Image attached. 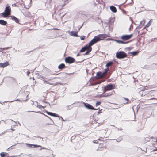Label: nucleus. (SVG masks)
Instances as JSON below:
<instances>
[{
  "label": "nucleus",
  "mask_w": 157,
  "mask_h": 157,
  "mask_svg": "<svg viewBox=\"0 0 157 157\" xmlns=\"http://www.w3.org/2000/svg\"><path fill=\"white\" fill-rule=\"evenodd\" d=\"M106 74H107L105 72H103V73H102V76L103 77L104 76L106 75Z\"/></svg>",
  "instance_id": "f704fd0d"
},
{
  "label": "nucleus",
  "mask_w": 157,
  "mask_h": 157,
  "mask_svg": "<svg viewBox=\"0 0 157 157\" xmlns=\"http://www.w3.org/2000/svg\"><path fill=\"white\" fill-rule=\"evenodd\" d=\"M152 19H151L150 21L148 22L145 27L143 28V29H145L146 28L148 27L151 24L152 22Z\"/></svg>",
  "instance_id": "4468645a"
},
{
  "label": "nucleus",
  "mask_w": 157,
  "mask_h": 157,
  "mask_svg": "<svg viewBox=\"0 0 157 157\" xmlns=\"http://www.w3.org/2000/svg\"><path fill=\"white\" fill-rule=\"evenodd\" d=\"M10 17H11V19L12 20H14L16 23H18L19 22L18 19L15 16H11Z\"/></svg>",
  "instance_id": "f3484780"
},
{
  "label": "nucleus",
  "mask_w": 157,
  "mask_h": 157,
  "mask_svg": "<svg viewBox=\"0 0 157 157\" xmlns=\"http://www.w3.org/2000/svg\"><path fill=\"white\" fill-rule=\"evenodd\" d=\"M14 149H15V148L14 147V146L13 145V146H11L9 148H8L7 149V150L8 151H11L12 150Z\"/></svg>",
  "instance_id": "5701e85b"
},
{
  "label": "nucleus",
  "mask_w": 157,
  "mask_h": 157,
  "mask_svg": "<svg viewBox=\"0 0 157 157\" xmlns=\"http://www.w3.org/2000/svg\"><path fill=\"white\" fill-rule=\"evenodd\" d=\"M70 34L71 35L73 36L77 37L78 35L77 34V33L76 32L71 31L70 32Z\"/></svg>",
  "instance_id": "a211bd4d"
},
{
  "label": "nucleus",
  "mask_w": 157,
  "mask_h": 157,
  "mask_svg": "<svg viewBox=\"0 0 157 157\" xmlns=\"http://www.w3.org/2000/svg\"><path fill=\"white\" fill-rule=\"evenodd\" d=\"M33 79L34 80V78L33 77Z\"/></svg>",
  "instance_id": "09e8293b"
},
{
  "label": "nucleus",
  "mask_w": 157,
  "mask_h": 157,
  "mask_svg": "<svg viewBox=\"0 0 157 157\" xmlns=\"http://www.w3.org/2000/svg\"><path fill=\"white\" fill-rule=\"evenodd\" d=\"M85 37L86 36H81L80 37V38L81 40H83L85 39Z\"/></svg>",
  "instance_id": "c85d7f7f"
},
{
  "label": "nucleus",
  "mask_w": 157,
  "mask_h": 157,
  "mask_svg": "<svg viewBox=\"0 0 157 157\" xmlns=\"http://www.w3.org/2000/svg\"><path fill=\"white\" fill-rule=\"evenodd\" d=\"M11 13V9L10 6L6 7L5 12L2 13V16L4 17H9Z\"/></svg>",
  "instance_id": "7ed1b4c3"
},
{
  "label": "nucleus",
  "mask_w": 157,
  "mask_h": 157,
  "mask_svg": "<svg viewBox=\"0 0 157 157\" xmlns=\"http://www.w3.org/2000/svg\"><path fill=\"white\" fill-rule=\"evenodd\" d=\"M44 83H47V84L48 83V82L46 81H44Z\"/></svg>",
  "instance_id": "ea45409f"
},
{
  "label": "nucleus",
  "mask_w": 157,
  "mask_h": 157,
  "mask_svg": "<svg viewBox=\"0 0 157 157\" xmlns=\"http://www.w3.org/2000/svg\"><path fill=\"white\" fill-rule=\"evenodd\" d=\"M139 52L138 51H135L133 52H128V54L132 56H136L138 54Z\"/></svg>",
  "instance_id": "9b49d317"
},
{
  "label": "nucleus",
  "mask_w": 157,
  "mask_h": 157,
  "mask_svg": "<svg viewBox=\"0 0 157 157\" xmlns=\"http://www.w3.org/2000/svg\"><path fill=\"white\" fill-rule=\"evenodd\" d=\"M9 65V63L8 62H6L2 63H0V67L4 68L5 67Z\"/></svg>",
  "instance_id": "9d476101"
},
{
  "label": "nucleus",
  "mask_w": 157,
  "mask_h": 157,
  "mask_svg": "<svg viewBox=\"0 0 157 157\" xmlns=\"http://www.w3.org/2000/svg\"><path fill=\"white\" fill-rule=\"evenodd\" d=\"M115 88V85L113 84H109L103 88L104 93L106 91L111 90Z\"/></svg>",
  "instance_id": "39448f33"
},
{
  "label": "nucleus",
  "mask_w": 157,
  "mask_h": 157,
  "mask_svg": "<svg viewBox=\"0 0 157 157\" xmlns=\"http://www.w3.org/2000/svg\"><path fill=\"white\" fill-rule=\"evenodd\" d=\"M101 83V82H98V83H96V84H98L100 83Z\"/></svg>",
  "instance_id": "c03bdc74"
},
{
  "label": "nucleus",
  "mask_w": 157,
  "mask_h": 157,
  "mask_svg": "<svg viewBox=\"0 0 157 157\" xmlns=\"http://www.w3.org/2000/svg\"><path fill=\"white\" fill-rule=\"evenodd\" d=\"M0 24L3 25H5L7 24V22L4 20H0Z\"/></svg>",
  "instance_id": "aec40b11"
},
{
  "label": "nucleus",
  "mask_w": 157,
  "mask_h": 157,
  "mask_svg": "<svg viewBox=\"0 0 157 157\" xmlns=\"http://www.w3.org/2000/svg\"><path fill=\"white\" fill-rule=\"evenodd\" d=\"M93 142L94 143L98 144H99V145L105 144L104 141L102 140H101L100 139L94 140L93 141Z\"/></svg>",
  "instance_id": "1a4fd4ad"
},
{
  "label": "nucleus",
  "mask_w": 157,
  "mask_h": 157,
  "mask_svg": "<svg viewBox=\"0 0 157 157\" xmlns=\"http://www.w3.org/2000/svg\"><path fill=\"white\" fill-rule=\"evenodd\" d=\"M157 151V149L153 150V151Z\"/></svg>",
  "instance_id": "a18cd8bd"
},
{
  "label": "nucleus",
  "mask_w": 157,
  "mask_h": 157,
  "mask_svg": "<svg viewBox=\"0 0 157 157\" xmlns=\"http://www.w3.org/2000/svg\"><path fill=\"white\" fill-rule=\"evenodd\" d=\"M106 35L105 34H99L95 36L94 38L89 43V44H87L84 46L86 50L91 51L92 50V48L91 47L92 46L98 41L103 40L106 38Z\"/></svg>",
  "instance_id": "f257e3e1"
},
{
  "label": "nucleus",
  "mask_w": 157,
  "mask_h": 157,
  "mask_svg": "<svg viewBox=\"0 0 157 157\" xmlns=\"http://www.w3.org/2000/svg\"><path fill=\"white\" fill-rule=\"evenodd\" d=\"M109 68H108L105 69L104 72H105L107 73V72H108V71H109Z\"/></svg>",
  "instance_id": "473e14b6"
},
{
  "label": "nucleus",
  "mask_w": 157,
  "mask_h": 157,
  "mask_svg": "<svg viewBox=\"0 0 157 157\" xmlns=\"http://www.w3.org/2000/svg\"><path fill=\"white\" fill-rule=\"evenodd\" d=\"M46 106V105H42L40 103H40H39V104H37V107L39 108V109H44Z\"/></svg>",
  "instance_id": "ddd939ff"
},
{
  "label": "nucleus",
  "mask_w": 157,
  "mask_h": 157,
  "mask_svg": "<svg viewBox=\"0 0 157 157\" xmlns=\"http://www.w3.org/2000/svg\"><path fill=\"white\" fill-rule=\"evenodd\" d=\"M40 103L42 105H46V104L48 103L47 102H45L44 101H40Z\"/></svg>",
  "instance_id": "cd10ccee"
},
{
  "label": "nucleus",
  "mask_w": 157,
  "mask_h": 157,
  "mask_svg": "<svg viewBox=\"0 0 157 157\" xmlns=\"http://www.w3.org/2000/svg\"><path fill=\"white\" fill-rule=\"evenodd\" d=\"M86 50V48H85V47H82V48L80 50V52H85V51Z\"/></svg>",
  "instance_id": "393cba45"
},
{
  "label": "nucleus",
  "mask_w": 157,
  "mask_h": 157,
  "mask_svg": "<svg viewBox=\"0 0 157 157\" xmlns=\"http://www.w3.org/2000/svg\"><path fill=\"white\" fill-rule=\"evenodd\" d=\"M110 9L112 12L113 13H116L117 12V10L116 8L114 6H110Z\"/></svg>",
  "instance_id": "2eb2a0df"
},
{
  "label": "nucleus",
  "mask_w": 157,
  "mask_h": 157,
  "mask_svg": "<svg viewBox=\"0 0 157 157\" xmlns=\"http://www.w3.org/2000/svg\"><path fill=\"white\" fill-rule=\"evenodd\" d=\"M30 73V71H28L27 72V74L28 76H29V74Z\"/></svg>",
  "instance_id": "4c0bfd02"
},
{
  "label": "nucleus",
  "mask_w": 157,
  "mask_h": 157,
  "mask_svg": "<svg viewBox=\"0 0 157 157\" xmlns=\"http://www.w3.org/2000/svg\"><path fill=\"white\" fill-rule=\"evenodd\" d=\"M113 62L112 61H109L108 62L106 65V66L108 67L112 66L113 64Z\"/></svg>",
  "instance_id": "412c9836"
},
{
  "label": "nucleus",
  "mask_w": 157,
  "mask_h": 157,
  "mask_svg": "<svg viewBox=\"0 0 157 157\" xmlns=\"http://www.w3.org/2000/svg\"><path fill=\"white\" fill-rule=\"evenodd\" d=\"M5 155H6V157H15L16 156H10V155L8 153H6V152H5Z\"/></svg>",
  "instance_id": "bb28decb"
},
{
  "label": "nucleus",
  "mask_w": 157,
  "mask_h": 157,
  "mask_svg": "<svg viewBox=\"0 0 157 157\" xmlns=\"http://www.w3.org/2000/svg\"><path fill=\"white\" fill-rule=\"evenodd\" d=\"M106 145L105 144L99 145L98 147L102 148H105V147Z\"/></svg>",
  "instance_id": "a878e982"
},
{
  "label": "nucleus",
  "mask_w": 157,
  "mask_h": 157,
  "mask_svg": "<svg viewBox=\"0 0 157 157\" xmlns=\"http://www.w3.org/2000/svg\"><path fill=\"white\" fill-rule=\"evenodd\" d=\"M65 67V65L63 63H62L60 64L58 67V68L59 69H62Z\"/></svg>",
  "instance_id": "6ab92c4d"
},
{
  "label": "nucleus",
  "mask_w": 157,
  "mask_h": 157,
  "mask_svg": "<svg viewBox=\"0 0 157 157\" xmlns=\"http://www.w3.org/2000/svg\"><path fill=\"white\" fill-rule=\"evenodd\" d=\"M101 103V102L100 101H98L97 102L96 104V106H98Z\"/></svg>",
  "instance_id": "7c9ffc66"
},
{
  "label": "nucleus",
  "mask_w": 157,
  "mask_h": 157,
  "mask_svg": "<svg viewBox=\"0 0 157 157\" xmlns=\"http://www.w3.org/2000/svg\"><path fill=\"white\" fill-rule=\"evenodd\" d=\"M84 104L85 106L89 109L94 110L98 109H95L92 106L88 103H84Z\"/></svg>",
  "instance_id": "6e6552de"
},
{
  "label": "nucleus",
  "mask_w": 157,
  "mask_h": 157,
  "mask_svg": "<svg viewBox=\"0 0 157 157\" xmlns=\"http://www.w3.org/2000/svg\"><path fill=\"white\" fill-rule=\"evenodd\" d=\"M146 22V21L145 19L143 20L142 21H141V24H142L143 25H144L145 24V23Z\"/></svg>",
  "instance_id": "c756f323"
},
{
  "label": "nucleus",
  "mask_w": 157,
  "mask_h": 157,
  "mask_svg": "<svg viewBox=\"0 0 157 157\" xmlns=\"http://www.w3.org/2000/svg\"><path fill=\"white\" fill-rule=\"evenodd\" d=\"M46 113L48 115H50L51 116H53V117H58V115L57 114L54 113L52 112H47Z\"/></svg>",
  "instance_id": "dca6fc26"
},
{
  "label": "nucleus",
  "mask_w": 157,
  "mask_h": 157,
  "mask_svg": "<svg viewBox=\"0 0 157 157\" xmlns=\"http://www.w3.org/2000/svg\"><path fill=\"white\" fill-rule=\"evenodd\" d=\"M45 149V148H44V147H43V148H42L41 149Z\"/></svg>",
  "instance_id": "49530a36"
},
{
  "label": "nucleus",
  "mask_w": 157,
  "mask_h": 157,
  "mask_svg": "<svg viewBox=\"0 0 157 157\" xmlns=\"http://www.w3.org/2000/svg\"><path fill=\"white\" fill-rule=\"evenodd\" d=\"M98 114H99L100 113V112L98 111Z\"/></svg>",
  "instance_id": "de8ad7c7"
},
{
  "label": "nucleus",
  "mask_w": 157,
  "mask_h": 157,
  "mask_svg": "<svg viewBox=\"0 0 157 157\" xmlns=\"http://www.w3.org/2000/svg\"><path fill=\"white\" fill-rule=\"evenodd\" d=\"M54 29L56 30H59V29H57V28H55V29Z\"/></svg>",
  "instance_id": "37998d69"
},
{
  "label": "nucleus",
  "mask_w": 157,
  "mask_h": 157,
  "mask_svg": "<svg viewBox=\"0 0 157 157\" xmlns=\"http://www.w3.org/2000/svg\"><path fill=\"white\" fill-rule=\"evenodd\" d=\"M124 99L127 101V102H126V103H128V100L126 98H124Z\"/></svg>",
  "instance_id": "58836bf2"
},
{
  "label": "nucleus",
  "mask_w": 157,
  "mask_h": 157,
  "mask_svg": "<svg viewBox=\"0 0 157 157\" xmlns=\"http://www.w3.org/2000/svg\"><path fill=\"white\" fill-rule=\"evenodd\" d=\"M133 34L130 35H123L121 36V39L122 40H116V41L119 44H126L129 43V41H126L127 40L130 39L133 36Z\"/></svg>",
  "instance_id": "f03ea898"
},
{
  "label": "nucleus",
  "mask_w": 157,
  "mask_h": 157,
  "mask_svg": "<svg viewBox=\"0 0 157 157\" xmlns=\"http://www.w3.org/2000/svg\"><path fill=\"white\" fill-rule=\"evenodd\" d=\"M91 51H87L86 52V53L85 54V55H86L88 54Z\"/></svg>",
  "instance_id": "e433bc0d"
},
{
  "label": "nucleus",
  "mask_w": 157,
  "mask_h": 157,
  "mask_svg": "<svg viewBox=\"0 0 157 157\" xmlns=\"http://www.w3.org/2000/svg\"><path fill=\"white\" fill-rule=\"evenodd\" d=\"M65 61L66 63L71 64L74 62L75 59L71 57H68L65 58Z\"/></svg>",
  "instance_id": "423d86ee"
},
{
  "label": "nucleus",
  "mask_w": 157,
  "mask_h": 157,
  "mask_svg": "<svg viewBox=\"0 0 157 157\" xmlns=\"http://www.w3.org/2000/svg\"><path fill=\"white\" fill-rule=\"evenodd\" d=\"M80 56V54L79 53H78L77 55V56Z\"/></svg>",
  "instance_id": "79ce46f5"
},
{
  "label": "nucleus",
  "mask_w": 157,
  "mask_h": 157,
  "mask_svg": "<svg viewBox=\"0 0 157 157\" xmlns=\"http://www.w3.org/2000/svg\"><path fill=\"white\" fill-rule=\"evenodd\" d=\"M127 56V54L123 51L118 52L116 53V57L118 59H124Z\"/></svg>",
  "instance_id": "20e7f679"
},
{
  "label": "nucleus",
  "mask_w": 157,
  "mask_h": 157,
  "mask_svg": "<svg viewBox=\"0 0 157 157\" xmlns=\"http://www.w3.org/2000/svg\"><path fill=\"white\" fill-rule=\"evenodd\" d=\"M152 139L153 140V139H154V140H156V142H157V139H155V138H152Z\"/></svg>",
  "instance_id": "a19ab883"
},
{
  "label": "nucleus",
  "mask_w": 157,
  "mask_h": 157,
  "mask_svg": "<svg viewBox=\"0 0 157 157\" xmlns=\"http://www.w3.org/2000/svg\"><path fill=\"white\" fill-rule=\"evenodd\" d=\"M10 48V47H6L4 48H0V49H2V50H7L8 49Z\"/></svg>",
  "instance_id": "2f4dec72"
},
{
  "label": "nucleus",
  "mask_w": 157,
  "mask_h": 157,
  "mask_svg": "<svg viewBox=\"0 0 157 157\" xmlns=\"http://www.w3.org/2000/svg\"><path fill=\"white\" fill-rule=\"evenodd\" d=\"M97 75L98 77L99 78H101L103 77L102 74V72L101 71L98 72L97 73Z\"/></svg>",
  "instance_id": "4be33fe9"
},
{
  "label": "nucleus",
  "mask_w": 157,
  "mask_h": 157,
  "mask_svg": "<svg viewBox=\"0 0 157 157\" xmlns=\"http://www.w3.org/2000/svg\"><path fill=\"white\" fill-rule=\"evenodd\" d=\"M26 145L28 147L32 148H37L38 147H42L40 146V145H35V144H33L28 143H26Z\"/></svg>",
  "instance_id": "0eeeda50"
},
{
  "label": "nucleus",
  "mask_w": 157,
  "mask_h": 157,
  "mask_svg": "<svg viewBox=\"0 0 157 157\" xmlns=\"http://www.w3.org/2000/svg\"><path fill=\"white\" fill-rule=\"evenodd\" d=\"M104 148H102L101 147H98V148L97 149V150H103Z\"/></svg>",
  "instance_id": "72a5a7b5"
},
{
  "label": "nucleus",
  "mask_w": 157,
  "mask_h": 157,
  "mask_svg": "<svg viewBox=\"0 0 157 157\" xmlns=\"http://www.w3.org/2000/svg\"><path fill=\"white\" fill-rule=\"evenodd\" d=\"M115 93V91H113L112 92L107 93L104 94L103 96L104 97H107L110 96L112 95H113Z\"/></svg>",
  "instance_id": "f8f14e48"
},
{
  "label": "nucleus",
  "mask_w": 157,
  "mask_h": 157,
  "mask_svg": "<svg viewBox=\"0 0 157 157\" xmlns=\"http://www.w3.org/2000/svg\"><path fill=\"white\" fill-rule=\"evenodd\" d=\"M145 139L146 140L149 141L150 140V138L148 137H146Z\"/></svg>",
  "instance_id": "c9c22d12"
},
{
  "label": "nucleus",
  "mask_w": 157,
  "mask_h": 157,
  "mask_svg": "<svg viewBox=\"0 0 157 157\" xmlns=\"http://www.w3.org/2000/svg\"><path fill=\"white\" fill-rule=\"evenodd\" d=\"M1 157H6L5 152H2L0 153Z\"/></svg>",
  "instance_id": "b1692460"
}]
</instances>
